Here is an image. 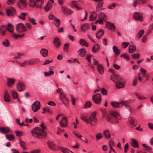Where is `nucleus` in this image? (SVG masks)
<instances>
[{
	"mask_svg": "<svg viewBox=\"0 0 153 153\" xmlns=\"http://www.w3.org/2000/svg\"><path fill=\"white\" fill-rule=\"evenodd\" d=\"M113 49L114 52L116 55H118L121 52L120 51L116 46L114 45L113 46Z\"/></svg>",
	"mask_w": 153,
	"mask_h": 153,
	"instance_id": "f704fd0d",
	"label": "nucleus"
},
{
	"mask_svg": "<svg viewBox=\"0 0 153 153\" xmlns=\"http://www.w3.org/2000/svg\"><path fill=\"white\" fill-rule=\"evenodd\" d=\"M44 4V0H36V7L37 8L42 9Z\"/></svg>",
	"mask_w": 153,
	"mask_h": 153,
	"instance_id": "ddd939ff",
	"label": "nucleus"
},
{
	"mask_svg": "<svg viewBox=\"0 0 153 153\" xmlns=\"http://www.w3.org/2000/svg\"><path fill=\"white\" fill-rule=\"evenodd\" d=\"M91 103L90 101H88L86 102L83 107L84 108H89L91 107Z\"/></svg>",
	"mask_w": 153,
	"mask_h": 153,
	"instance_id": "49530a36",
	"label": "nucleus"
},
{
	"mask_svg": "<svg viewBox=\"0 0 153 153\" xmlns=\"http://www.w3.org/2000/svg\"><path fill=\"white\" fill-rule=\"evenodd\" d=\"M86 52V51L84 48H82L78 51L79 55L82 57H84L85 56Z\"/></svg>",
	"mask_w": 153,
	"mask_h": 153,
	"instance_id": "a878e982",
	"label": "nucleus"
},
{
	"mask_svg": "<svg viewBox=\"0 0 153 153\" xmlns=\"http://www.w3.org/2000/svg\"><path fill=\"white\" fill-rule=\"evenodd\" d=\"M128 120L131 127H134L136 125L137 123L134 118L131 117H130L128 119Z\"/></svg>",
	"mask_w": 153,
	"mask_h": 153,
	"instance_id": "a211bd4d",
	"label": "nucleus"
},
{
	"mask_svg": "<svg viewBox=\"0 0 153 153\" xmlns=\"http://www.w3.org/2000/svg\"><path fill=\"white\" fill-rule=\"evenodd\" d=\"M7 30L9 32L11 33H13V29L14 28V26L10 23H9L7 24Z\"/></svg>",
	"mask_w": 153,
	"mask_h": 153,
	"instance_id": "4c0bfd02",
	"label": "nucleus"
},
{
	"mask_svg": "<svg viewBox=\"0 0 153 153\" xmlns=\"http://www.w3.org/2000/svg\"><path fill=\"white\" fill-rule=\"evenodd\" d=\"M27 15V13H21L20 14V15L18 16V17L21 19L23 20H25V16L26 15Z\"/></svg>",
	"mask_w": 153,
	"mask_h": 153,
	"instance_id": "8fccbe9b",
	"label": "nucleus"
},
{
	"mask_svg": "<svg viewBox=\"0 0 153 153\" xmlns=\"http://www.w3.org/2000/svg\"><path fill=\"white\" fill-rule=\"evenodd\" d=\"M98 16L99 19H102L105 22L107 20V16L104 13H99Z\"/></svg>",
	"mask_w": 153,
	"mask_h": 153,
	"instance_id": "393cba45",
	"label": "nucleus"
},
{
	"mask_svg": "<svg viewBox=\"0 0 153 153\" xmlns=\"http://www.w3.org/2000/svg\"><path fill=\"white\" fill-rule=\"evenodd\" d=\"M16 9L12 7H10L6 9V12L7 16H12L16 13Z\"/></svg>",
	"mask_w": 153,
	"mask_h": 153,
	"instance_id": "1a4fd4ad",
	"label": "nucleus"
},
{
	"mask_svg": "<svg viewBox=\"0 0 153 153\" xmlns=\"http://www.w3.org/2000/svg\"><path fill=\"white\" fill-rule=\"evenodd\" d=\"M41 54L44 57H45L48 55V51L45 49L42 48L40 51Z\"/></svg>",
	"mask_w": 153,
	"mask_h": 153,
	"instance_id": "e433bc0d",
	"label": "nucleus"
},
{
	"mask_svg": "<svg viewBox=\"0 0 153 153\" xmlns=\"http://www.w3.org/2000/svg\"><path fill=\"white\" fill-rule=\"evenodd\" d=\"M7 30L6 26L5 25H3L1 26L0 27V31L5 30Z\"/></svg>",
	"mask_w": 153,
	"mask_h": 153,
	"instance_id": "69168bd1",
	"label": "nucleus"
},
{
	"mask_svg": "<svg viewBox=\"0 0 153 153\" xmlns=\"http://www.w3.org/2000/svg\"><path fill=\"white\" fill-rule=\"evenodd\" d=\"M95 137L96 138L97 140V141L102 138V135L100 133H98L96 134Z\"/></svg>",
	"mask_w": 153,
	"mask_h": 153,
	"instance_id": "864d4df0",
	"label": "nucleus"
},
{
	"mask_svg": "<svg viewBox=\"0 0 153 153\" xmlns=\"http://www.w3.org/2000/svg\"><path fill=\"white\" fill-rule=\"evenodd\" d=\"M2 45L5 47H8L9 46L10 42L7 39L4 40L2 42Z\"/></svg>",
	"mask_w": 153,
	"mask_h": 153,
	"instance_id": "79ce46f5",
	"label": "nucleus"
},
{
	"mask_svg": "<svg viewBox=\"0 0 153 153\" xmlns=\"http://www.w3.org/2000/svg\"><path fill=\"white\" fill-rule=\"evenodd\" d=\"M17 0H8L7 3L8 5H11L15 3Z\"/></svg>",
	"mask_w": 153,
	"mask_h": 153,
	"instance_id": "4d7b16f0",
	"label": "nucleus"
},
{
	"mask_svg": "<svg viewBox=\"0 0 153 153\" xmlns=\"http://www.w3.org/2000/svg\"><path fill=\"white\" fill-rule=\"evenodd\" d=\"M55 22V25L56 27H59L60 26V20L58 19H57L54 20Z\"/></svg>",
	"mask_w": 153,
	"mask_h": 153,
	"instance_id": "09e8293b",
	"label": "nucleus"
},
{
	"mask_svg": "<svg viewBox=\"0 0 153 153\" xmlns=\"http://www.w3.org/2000/svg\"><path fill=\"white\" fill-rule=\"evenodd\" d=\"M15 133L18 137H20L23 135V132L21 131H15Z\"/></svg>",
	"mask_w": 153,
	"mask_h": 153,
	"instance_id": "052dcab7",
	"label": "nucleus"
},
{
	"mask_svg": "<svg viewBox=\"0 0 153 153\" xmlns=\"http://www.w3.org/2000/svg\"><path fill=\"white\" fill-rule=\"evenodd\" d=\"M40 102L39 101H35L32 105V109L34 112H36L40 108Z\"/></svg>",
	"mask_w": 153,
	"mask_h": 153,
	"instance_id": "0eeeda50",
	"label": "nucleus"
},
{
	"mask_svg": "<svg viewBox=\"0 0 153 153\" xmlns=\"http://www.w3.org/2000/svg\"><path fill=\"white\" fill-rule=\"evenodd\" d=\"M91 55L89 54V55H87L86 56V59L88 60V62L89 63H91Z\"/></svg>",
	"mask_w": 153,
	"mask_h": 153,
	"instance_id": "338daca9",
	"label": "nucleus"
},
{
	"mask_svg": "<svg viewBox=\"0 0 153 153\" xmlns=\"http://www.w3.org/2000/svg\"><path fill=\"white\" fill-rule=\"evenodd\" d=\"M144 33V31L143 29H141L137 35V38L139 39Z\"/></svg>",
	"mask_w": 153,
	"mask_h": 153,
	"instance_id": "de8ad7c7",
	"label": "nucleus"
},
{
	"mask_svg": "<svg viewBox=\"0 0 153 153\" xmlns=\"http://www.w3.org/2000/svg\"><path fill=\"white\" fill-rule=\"evenodd\" d=\"M19 144L21 147L23 146H25V142L22 140L20 138L19 139Z\"/></svg>",
	"mask_w": 153,
	"mask_h": 153,
	"instance_id": "774afa93",
	"label": "nucleus"
},
{
	"mask_svg": "<svg viewBox=\"0 0 153 153\" xmlns=\"http://www.w3.org/2000/svg\"><path fill=\"white\" fill-rule=\"evenodd\" d=\"M132 142H131V144L132 146L134 148H138L139 147V145L137 141L134 139H131Z\"/></svg>",
	"mask_w": 153,
	"mask_h": 153,
	"instance_id": "b1692460",
	"label": "nucleus"
},
{
	"mask_svg": "<svg viewBox=\"0 0 153 153\" xmlns=\"http://www.w3.org/2000/svg\"><path fill=\"white\" fill-rule=\"evenodd\" d=\"M59 96L60 100L65 105L66 107L68 106L69 104V100L66 97L65 95L63 92H60L59 94Z\"/></svg>",
	"mask_w": 153,
	"mask_h": 153,
	"instance_id": "39448f33",
	"label": "nucleus"
},
{
	"mask_svg": "<svg viewBox=\"0 0 153 153\" xmlns=\"http://www.w3.org/2000/svg\"><path fill=\"white\" fill-rule=\"evenodd\" d=\"M97 14L95 13H93L91 14L89 17V20L91 21H93L97 19Z\"/></svg>",
	"mask_w": 153,
	"mask_h": 153,
	"instance_id": "c9c22d12",
	"label": "nucleus"
},
{
	"mask_svg": "<svg viewBox=\"0 0 153 153\" xmlns=\"http://www.w3.org/2000/svg\"><path fill=\"white\" fill-rule=\"evenodd\" d=\"M120 57L128 60H129L130 59V57L129 56L127 55L126 53L122 54L120 56Z\"/></svg>",
	"mask_w": 153,
	"mask_h": 153,
	"instance_id": "6e6d98bb",
	"label": "nucleus"
},
{
	"mask_svg": "<svg viewBox=\"0 0 153 153\" xmlns=\"http://www.w3.org/2000/svg\"><path fill=\"white\" fill-rule=\"evenodd\" d=\"M129 44L128 42H124L122 43V48H125L127 47L128 45Z\"/></svg>",
	"mask_w": 153,
	"mask_h": 153,
	"instance_id": "680f3d73",
	"label": "nucleus"
},
{
	"mask_svg": "<svg viewBox=\"0 0 153 153\" xmlns=\"http://www.w3.org/2000/svg\"><path fill=\"white\" fill-rule=\"evenodd\" d=\"M61 8L62 12L66 15H71L72 14L73 12V11L71 10L68 9L64 6H62Z\"/></svg>",
	"mask_w": 153,
	"mask_h": 153,
	"instance_id": "9b49d317",
	"label": "nucleus"
},
{
	"mask_svg": "<svg viewBox=\"0 0 153 153\" xmlns=\"http://www.w3.org/2000/svg\"><path fill=\"white\" fill-rule=\"evenodd\" d=\"M147 0H135V1H133V6L135 7L137 6V4H144L147 1Z\"/></svg>",
	"mask_w": 153,
	"mask_h": 153,
	"instance_id": "dca6fc26",
	"label": "nucleus"
},
{
	"mask_svg": "<svg viewBox=\"0 0 153 153\" xmlns=\"http://www.w3.org/2000/svg\"><path fill=\"white\" fill-rule=\"evenodd\" d=\"M48 18L50 19L51 20H54L56 19L57 18L53 15L50 14L48 16Z\"/></svg>",
	"mask_w": 153,
	"mask_h": 153,
	"instance_id": "0e129e2a",
	"label": "nucleus"
},
{
	"mask_svg": "<svg viewBox=\"0 0 153 153\" xmlns=\"http://www.w3.org/2000/svg\"><path fill=\"white\" fill-rule=\"evenodd\" d=\"M136 50L135 46L130 45L129 47V52L130 53H133Z\"/></svg>",
	"mask_w": 153,
	"mask_h": 153,
	"instance_id": "ea45409f",
	"label": "nucleus"
},
{
	"mask_svg": "<svg viewBox=\"0 0 153 153\" xmlns=\"http://www.w3.org/2000/svg\"><path fill=\"white\" fill-rule=\"evenodd\" d=\"M135 94L136 95L137 97L140 100H143L146 99V97L142 96L140 95V94H138L137 93H135Z\"/></svg>",
	"mask_w": 153,
	"mask_h": 153,
	"instance_id": "5fc2aeb1",
	"label": "nucleus"
},
{
	"mask_svg": "<svg viewBox=\"0 0 153 153\" xmlns=\"http://www.w3.org/2000/svg\"><path fill=\"white\" fill-rule=\"evenodd\" d=\"M60 126L62 127H65L68 124V121L66 117H63L59 122Z\"/></svg>",
	"mask_w": 153,
	"mask_h": 153,
	"instance_id": "f8f14e48",
	"label": "nucleus"
},
{
	"mask_svg": "<svg viewBox=\"0 0 153 153\" xmlns=\"http://www.w3.org/2000/svg\"><path fill=\"white\" fill-rule=\"evenodd\" d=\"M28 20L29 22H30L31 23H32L33 25H36V23L35 22L36 20L33 18H28Z\"/></svg>",
	"mask_w": 153,
	"mask_h": 153,
	"instance_id": "13d9d810",
	"label": "nucleus"
},
{
	"mask_svg": "<svg viewBox=\"0 0 153 153\" xmlns=\"http://www.w3.org/2000/svg\"><path fill=\"white\" fill-rule=\"evenodd\" d=\"M7 85L9 87H10L14 84L15 80L13 78H7Z\"/></svg>",
	"mask_w": 153,
	"mask_h": 153,
	"instance_id": "72a5a7b5",
	"label": "nucleus"
},
{
	"mask_svg": "<svg viewBox=\"0 0 153 153\" xmlns=\"http://www.w3.org/2000/svg\"><path fill=\"white\" fill-rule=\"evenodd\" d=\"M69 44L68 43H65L64 45V50L66 52H67L68 51V49L69 47Z\"/></svg>",
	"mask_w": 153,
	"mask_h": 153,
	"instance_id": "bf43d9fd",
	"label": "nucleus"
},
{
	"mask_svg": "<svg viewBox=\"0 0 153 153\" xmlns=\"http://www.w3.org/2000/svg\"><path fill=\"white\" fill-rule=\"evenodd\" d=\"M100 47L99 45L96 44L93 47L92 51L94 53H96L100 50Z\"/></svg>",
	"mask_w": 153,
	"mask_h": 153,
	"instance_id": "2f4dec72",
	"label": "nucleus"
},
{
	"mask_svg": "<svg viewBox=\"0 0 153 153\" xmlns=\"http://www.w3.org/2000/svg\"><path fill=\"white\" fill-rule=\"evenodd\" d=\"M54 72L53 71L50 70L49 71V72H45V75L46 76H48L51 75H53L54 74Z\"/></svg>",
	"mask_w": 153,
	"mask_h": 153,
	"instance_id": "3c124183",
	"label": "nucleus"
},
{
	"mask_svg": "<svg viewBox=\"0 0 153 153\" xmlns=\"http://www.w3.org/2000/svg\"><path fill=\"white\" fill-rule=\"evenodd\" d=\"M16 30L18 33H21L27 30L26 27L22 23H19L16 26Z\"/></svg>",
	"mask_w": 153,
	"mask_h": 153,
	"instance_id": "423d86ee",
	"label": "nucleus"
},
{
	"mask_svg": "<svg viewBox=\"0 0 153 153\" xmlns=\"http://www.w3.org/2000/svg\"><path fill=\"white\" fill-rule=\"evenodd\" d=\"M54 43L55 46L57 48L59 47L61 45V42L58 37L54 38Z\"/></svg>",
	"mask_w": 153,
	"mask_h": 153,
	"instance_id": "aec40b11",
	"label": "nucleus"
},
{
	"mask_svg": "<svg viewBox=\"0 0 153 153\" xmlns=\"http://www.w3.org/2000/svg\"><path fill=\"white\" fill-rule=\"evenodd\" d=\"M4 99L5 101L7 102H8L10 100V96L8 91H5L4 92Z\"/></svg>",
	"mask_w": 153,
	"mask_h": 153,
	"instance_id": "473e14b6",
	"label": "nucleus"
},
{
	"mask_svg": "<svg viewBox=\"0 0 153 153\" xmlns=\"http://www.w3.org/2000/svg\"><path fill=\"white\" fill-rule=\"evenodd\" d=\"M132 57L134 59H138L140 58V54L137 53L131 55Z\"/></svg>",
	"mask_w": 153,
	"mask_h": 153,
	"instance_id": "603ef678",
	"label": "nucleus"
},
{
	"mask_svg": "<svg viewBox=\"0 0 153 153\" xmlns=\"http://www.w3.org/2000/svg\"><path fill=\"white\" fill-rule=\"evenodd\" d=\"M97 70L98 73L100 74H102L104 72V68L103 66L100 64L98 65Z\"/></svg>",
	"mask_w": 153,
	"mask_h": 153,
	"instance_id": "4be33fe9",
	"label": "nucleus"
},
{
	"mask_svg": "<svg viewBox=\"0 0 153 153\" xmlns=\"http://www.w3.org/2000/svg\"><path fill=\"white\" fill-rule=\"evenodd\" d=\"M126 82V81L125 80V82H122V81H119L118 82H116L115 83V84L116 88L117 89H119L124 88L125 86V83Z\"/></svg>",
	"mask_w": 153,
	"mask_h": 153,
	"instance_id": "2eb2a0df",
	"label": "nucleus"
},
{
	"mask_svg": "<svg viewBox=\"0 0 153 153\" xmlns=\"http://www.w3.org/2000/svg\"><path fill=\"white\" fill-rule=\"evenodd\" d=\"M107 121L112 123H117L118 119H120L119 114L116 111H110L109 114L106 117Z\"/></svg>",
	"mask_w": 153,
	"mask_h": 153,
	"instance_id": "f257e3e1",
	"label": "nucleus"
},
{
	"mask_svg": "<svg viewBox=\"0 0 153 153\" xmlns=\"http://www.w3.org/2000/svg\"><path fill=\"white\" fill-rule=\"evenodd\" d=\"M20 4H21L23 5L22 7H21L19 2H17V4L19 7L21 8H22L26 7L27 6V4L26 3V0H19Z\"/></svg>",
	"mask_w": 153,
	"mask_h": 153,
	"instance_id": "bb28decb",
	"label": "nucleus"
},
{
	"mask_svg": "<svg viewBox=\"0 0 153 153\" xmlns=\"http://www.w3.org/2000/svg\"><path fill=\"white\" fill-rule=\"evenodd\" d=\"M101 93L103 95H106L107 93V91L104 88H102L101 90Z\"/></svg>",
	"mask_w": 153,
	"mask_h": 153,
	"instance_id": "e2e57ef3",
	"label": "nucleus"
},
{
	"mask_svg": "<svg viewBox=\"0 0 153 153\" xmlns=\"http://www.w3.org/2000/svg\"><path fill=\"white\" fill-rule=\"evenodd\" d=\"M79 43L82 46H85L86 47H88V43L83 39H80Z\"/></svg>",
	"mask_w": 153,
	"mask_h": 153,
	"instance_id": "7c9ffc66",
	"label": "nucleus"
},
{
	"mask_svg": "<svg viewBox=\"0 0 153 153\" xmlns=\"http://www.w3.org/2000/svg\"><path fill=\"white\" fill-rule=\"evenodd\" d=\"M87 114H83L81 115L80 117L81 119L83 121H85L87 123H89L88 122V117Z\"/></svg>",
	"mask_w": 153,
	"mask_h": 153,
	"instance_id": "5701e85b",
	"label": "nucleus"
},
{
	"mask_svg": "<svg viewBox=\"0 0 153 153\" xmlns=\"http://www.w3.org/2000/svg\"><path fill=\"white\" fill-rule=\"evenodd\" d=\"M133 17L136 20L141 21L143 17V14L141 13L134 12Z\"/></svg>",
	"mask_w": 153,
	"mask_h": 153,
	"instance_id": "9d476101",
	"label": "nucleus"
},
{
	"mask_svg": "<svg viewBox=\"0 0 153 153\" xmlns=\"http://www.w3.org/2000/svg\"><path fill=\"white\" fill-rule=\"evenodd\" d=\"M101 96L100 94H97L92 97L93 101L97 104H99L101 101Z\"/></svg>",
	"mask_w": 153,
	"mask_h": 153,
	"instance_id": "6e6552de",
	"label": "nucleus"
},
{
	"mask_svg": "<svg viewBox=\"0 0 153 153\" xmlns=\"http://www.w3.org/2000/svg\"><path fill=\"white\" fill-rule=\"evenodd\" d=\"M51 6L50 4L48 3L44 7V9L45 11L48 12L49 11L51 8Z\"/></svg>",
	"mask_w": 153,
	"mask_h": 153,
	"instance_id": "c03bdc74",
	"label": "nucleus"
},
{
	"mask_svg": "<svg viewBox=\"0 0 153 153\" xmlns=\"http://www.w3.org/2000/svg\"><path fill=\"white\" fill-rule=\"evenodd\" d=\"M110 79L115 83L117 82V81L118 82L121 81L123 82H125V79L124 78L115 74H113L111 75Z\"/></svg>",
	"mask_w": 153,
	"mask_h": 153,
	"instance_id": "20e7f679",
	"label": "nucleus"
},
{
	"mask_svg": "<svg viewBox=\"0 0 153 153\" xmlns=\"http://www.w3.org/2000/svg\"><path fill=\"white\" fill-rule=\"evenodd\" d=\"M89 28V26L88 23L83 24L81 27V30L84 32Z\"/></svg>",
	"mask_w": 153,
	"mask_h": 153,
	"instance_id": "cd10ccee",
	"label": "nucleus"
},
{
	"mask_svg": "<svg viewBox=\"0 0 153 153\" xmlns=\"http://www.w3.org/2000/svg\"><path fill=\"white\" fill-rule=\"evenodd\" d=\"M96 112L94 111L91 113L90 116L88 117V122L91 126H94L97 124L98 120L96 117Z\"/></svg>",
	"mask_w": 153,
	"mask_h": 153,
	"instance_id": "7ed1b4c3",
	"label": "nucleus"
},
{
	"mask_svg": "<svg viewBox=\"0 0 153 153\" xmlns=\"http://www.w3.org/2000/svg\"><path fill=\"white\" fill-rule=\"evenodd\" d=\"M11 92L12 93L13 97L14 98H17L18 100H19V99L18 98V94L16 91H11Z\"/></svg>",
	"mask_w": 153,
	"mask_h": 153,
	"instance_id": "a18cd8bd",
	"label": "nucleus"
},
{
	"mask_svg": "<svg viewBox=\"0 0 153 153\" xmlns=\"http://www.w3.org/2000/svg\"><path fill=\"white\" fill-rule=\"evenodd\" d=\"M105 26L108 29L111 30H114L115 29V27L113 23H111L109 22H107L105 25Z\"/></svg>",
	"mask_w": 153,
	"mask_h": 153,
	"instance_id": "f3484780",
	"label": "nucleus"
},
{
	"mask_svg": "<svg viewBox=\"0 0 153 153\" xmlns=\"http://www.w3.org/2000/svg\"><path fill=\"white\" fill-rule=\"evenodd\" d=\"M31 133L33 137L39 138L41 137H45L47 136L46 133L43 131H41V129L39 127L35 128L32 130Z\"/></svg>",
	"mask_w": 153,
	"mask_h": 153,
	"instance_id": "f03ea898",
	"label": "nucleus"
},
{
	"mask_svg": "<svg viewBox=\"0 0 153 153\" xmlns=\"http://www.w3.org/2000/svg\"><path fill=\"white\" fill-rule=\"evenodd\" d=\"M103 134L107 138H111L110 133L108 130H106L104 131Z\"/></svg>",
	"mask_w": 153,
	"mask_h": 153,
	"instance_id": "58836bf2",
	"label": "nucleus"
},
{
	"mask_svg": "<svg viewBox=\"0 0 153 153\" xmlns=\"http://www.w3.org/2000/svg\"><path fill=\"white\" fill-rule=\"evenodd\" d=\"M0 131L3 134H7L9 132L11 133L12 132V131H10L9 128L6 127H0Z\"/></svg>",
	"mask_w": 153,
	"mask_h": 153,
	"instance_id": "6ab92c4d",
	"label": "nucleus"
},
{
	"mask_svg": "<svg viewBox=\"0 0 153 153\" xmlns=\"http://www.w3.org/2000/svg\"><path fill=\"white\" fill-rule=\"evenodd\" d=\"M17 87L18 90L20 91H22L25 88L24 84L22 82L18 83L17 84Z\"/></svg>",
	"mask_w": 153,
	"mask_h": 153,
	"instance_id": "412c9836",
	"label": "nucleus"
},
{
	"mask_svg": "<svg viewBox=\"0 0 153 153\" xmlns=\"http://www.w3.org/2000/svg\"><path fill=\"white\" fill-rule=\"evenodd\" d=\"M104 34V32L102 30H100L96 33V37L97 39L100 38Z\"/></svg>",
	"mask_w": 153,
	"mask_h": 153,
	"instance_id": "c756f323",
	"label": "nucleus"
},
{
	"mask_svg": "<svg viewBox=\"0 0 153 153\" xmlns=\"http://www.w3.org/2000/svg\"><path fill=\"white\" fill-rule=\"evenodd\" d=\"M5 136L6 138L9 140L13 141L14 139V136L13 134H6Z\"/></svg>",
	"mask_w": 153,
	"mask_h": 153,
	"instance_id": "37998d69",
	"label": "nucleus"
},
{
	"mask_svg": "<svg viewBox=\"0 0 153 153\" xmlns=\"http://www.w3.org/2000/svg\"><path fill=\"white\" fill-rule=\"evenodd\" d=\"M29 5L30 7H36V0H29Z\"/></svg>",
	"mask_w": 153,
	"mask_h": 153,
	"instance_id": "a19ab883",
	"label": "nucleus"
},
{
	"mask_svg": "<svg viewBox=\"0 0 153 153\" xmlns=\"http://www.w3.org/2000/svg\"><path fill=\"white\" fill-rule=\"evenodd\" d=\"M48 147L51 150H55L56 149V145L52 142H49L48 143Z\"/></svg>",
	"mask_w": 153,
	"mask_h": 153,
	"instance_id": "c85d7f7f",
	"label": "nucleus"
},
{
	"mask_svg": "<svg viewBox=\"0 0 153 153\" xmlns=\"http://www.w3.org/2000/svg\"><path fill=\"white\" fill-rule=\"evenodd\" d=\"M126 103V102L123 101H121L118 102H111V105L113 107L117 108L119 107L118 105H119L122 104V105H124Z\"/></svg>",
	"mask_w": 153,
	"mask_h": 153,
	"instance_id": "4468645a",
	"label": "nucleus"
}]
</instances>
